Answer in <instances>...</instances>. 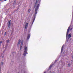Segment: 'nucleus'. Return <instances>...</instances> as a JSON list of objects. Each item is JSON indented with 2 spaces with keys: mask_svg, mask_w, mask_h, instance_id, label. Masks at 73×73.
Listing matches in <instances>:
<instances>
[{
  "mask_svg": "<svg viewBox=\"0 0 73 73\" xmlns=\"http://www.w3.org/2000/svg\"><path fill=\"white\" fill-rule=\"evenodd\" d=\"M3 57V56H2V57Z\"/></svg>",
  "mask_w": 73,
  "mask_h": 73,
  "instance_id": "27",
  "label": "nucleus"
},
{
  "mask_svg": "<svg viewBox=\"0 0 73 73\" xmlns=\"http://www.w3.org/2000/svg\"><path fill=\"white\" fill-rule=\"evenodd\" d=\"M3 42V41L1 40L0 41V44H1V43H2Z\"/></svg>",
  "mask_w": 73,
  "mask_h": 73,
  "instance_id": "15",
  "label": "nucleus"
},
{
  "mask_svg": "<svg viewBox=\"0 0 73 73\" xmlns=\"http://www.w3.org/2000/svg\"><path fill=\"white\" fill-rule=\"evenodd\" d=\"M15 8V6H14L13 7V8Z\"/></svg>",
  "mask_w": 73,
  "mask_h": 73,
  "instance_id": "20",
  "label": "nucleus"
},
{
  "mask_svg": "<svg viewBox=\"0 0 73 73\" xmlns=\"http://www.w3.org/2000/svg\"><path fill=\"white\" fill-rule=\"evenodd\" d=\"M63 49H64V45H63L62 47V48L61 50V53H62V51L63 50Z\"/></svg>",
  "mask_w": 73,
  "mask_h": 73,
  "instance_id": "9",
  "label": "nucleus"
},
{
  "mask_svg": "<svg viewBox=\"0 0 73 73\" xmlns=\"http://www.w3.org/2000/svg\"><path fill=\"white\" fill-rule=\"evenodd\" d=\"M14 2L15 3H13V5H15L16 4V1H15Z\"/></svg>",
  "mask_w": 73,
  "mask_h": 73,
  "instance_id": "13",
  "label": "nucleus"
},
{
  "mask_svg": "<svg viewBox=\"0 0 73 73\" xmlns=\"http://www.w3.org/2000/svg\"><path fill=\"white\" fill-rule=\"evenodd\" d=\"M9 42V41L8 40H7V43H8Z\"/></svg>",
  "mask_w": 73,
  "mask_h": 73,
  "instance_id": "16",
  "label": "nucleus"
},
{
  "mask_svg": "<svg viewBox=\"0 0 73 73\" xmlns=\"http://www.w3.org/2000/svg\"><path fill=\"white\" fill-rule=\"evenodd\" d=\"M24 73H25V72H24Z\"/></svg>",
  "mask_w": 73,
  "mask_h": 73,
  "instance_id": "29",
  "label": "nucleus"
},
{
  "mask_svg": "<svg viewBox=\"0 0 73 73\" xmlns=\"http://www.w3.org/2000/svg\"><path fill=\"white\" fill-rule=\"evenodd\" d=\"M72 28L70 29V31H72Z\"/></svg>",
  "mask_w": 73,
  "mask_h": 73,
  "instance_id": "17",
  "label": "nucleus"
},
{
  "mask_svg": "<svg viewBox=\"0 0 73 73\" xmlns=\"http://www.w3.org/2000/svg\"><path fill=\"white\" fill-rule=\"evenodd\" d=\"M18 11V10H16V11Z\"/></svg>",
  "mask_w": 73,
  "mask_h": 73,
  "instance_id": "26",
  "label": "nucleus"
},
{
  "mask_svg": "<svg viewBox=\"0 0 73 73\" xmlns=\"http://www.w3.org/2000/svg\"><path fill=\"white\" fill-rule=\"evenodd\" d=\"M7 73H9V72H7Z\"/></svg>",
  "mask_w": 73,
  "mask_h": 73,
  "instance_id": "30",
  "label": "nucleus"
},
{
  "mask_svg": "<svg viewBox=\"0 0 73 73\" xmlns=\"http://www.w3.org/2000/svg\"><path fill=\"white\" fill-rule=\"evenodd\" d=\"M57 62V60H56L54 62Z\"/></svg>",
  "mask_w": 73,
  "mask_h": 73,
  "instance_id": "18",
  "label": "nucleus"
},
{
  "mask_svg": "<svg viewBox=\"0 0 73 73\" xmlns=\"http://www.w3.org/2000/svg\"><path fill=\"white\" fill-rule=\"evenodd\" d=\"M68 66H70V64L69 63L68 64Z\"/></svg>",
  "mask_w": 73,
  "mask_h": 73,
  "instance_id": "14",
  "label": "nucleus"
},
{
  "mask_svg": "<svg viewBox=\"0 0 73 73\" xmlns=\"http://www.w3.org/2000/svg\"><path fill=\"white\" fill-rule=\"evenodd\" d=\"M51 73H54V72H51Z\"/></svg>",
  "mask_w": 73,
  "mask_h": 73,
  "instance_id": "21",
  "label": "nucleus"
},
{
  "mask_svg": "<svg viewBox=\"0 0 73 73\" xmlns=\"http://www.w3.org/2000/svg\"><path fill=\"white\" fill-rule=\"evenodd\" d=\"M71 62L72 61V60H71Z\"/></svg>",
  "mask_w": 73,
  "mask_h": 73,
  "instance_id": "28",
  "label": "nucleus"
},
{
  "mask_svg": "<svg viewBox=\"0 0 73 73\" xmlns=\"http://www.w3.org/2000/svg\"><path fill=\"white\" fill-rule=\"evenodd\" d=\"M31 11V9H29L28 10V12H29V13H30V12Z\"/></svg>",
  "mask_w": 73,
  "mask_h": 73,
  "instance_id": "10",
  "label": "nucleus"
},
{
  "mask_svg": "<svg viewBox=\"0 0 73 73\" xmlns=\"http://www.w3.org/2000/svg\"><path fill=\"white\" fill-rule=\"evenodd\" d=\"M31 36V34H29L28 35L27 38V40H28L30 38V37Z\"/></svg>",
  "mask_w": 73,
  "mask_h": 73,
  "instance_id": "6",
  "label": "nucleus"
},
{
  "mask_svg": "<svg viewBox=\"0 0 73 73\" xmlns=\"http://www.w3.org/2000/svg\"><path fill=\"white\" fill-rule=\"evenodd\" d=\"M68 38H70L71 37V34H70L68 35Z\"/></svg>",
  "mask_w": 73,
  "mask_h": 73,
  "instance_id": "8",
  "label": "nucleus"
},
{
  "mask_svg": "<svg viewBox=\"0 0 73 73\" xmlns=\"http://www.w3.org/2000/svg\"><path fill=\"white\" fill-rule=\"evenodd\" d=\"M8 28L9 29L10 28H11V20H9L8 21Z\"/></svg>",
  "mask_w": 73,
  "mask_h": 73,
  "instance_id": "4",
  "label": "nucleus"
},
{
  "mask_svg": "<svg viewBox=\"0 0 73 73\" xmlns=\"http://www.w3.org/2000/svg\"><path fill=\"white\" fill-rule=\"evenodd\" d=\"M6 35V32H5V35Z\"/></svg>",
  "mask_w": 73,
  "mask_h": 73,
  "instance_id": "19",
  "label": "nucleus"
},
{
  "mask_svg": "<svg viewBox=\"0 0 73 73\" xmlns=\"http://www.w3.org/2000/svg\"><path fill=\"white\" fill-rule=\"evenodd\" d=\"M28 47H26V46H25V51H24V52L23 54V56H26L27 55V54H28V52H28Z\"/></svg>",
  "mask_w": 73,
  "mask_h": 73,
  "instance_id": "2",
  "label": "nucleus"
},
{
  "mask_svg": "<svg viewBox=\"0 0 73 73\" xmlns=\"http://www.w3.org/2000/svg\"><path fill=\"white\" fill-rule=\"evenodd\" d=\"M44 73H46V72H45Z\"/></svg>",
  "mask_w": 73,
  "mask_h": 73,
  "instance_id": "24",
  "label": "nucleus"
},
{
  "mask_svg": "<svg viewBox=\"0 0 73 73\" xmlns=\"http://www.w3.org/2000/svg\"><path fill=\"white\" fill-rule=\"evenodd\" d=\"M28 23H27L25 24V29H27V28H28Z\"/></svg>",
  "mask_w": 73,
  "mask_h": 73,
  "instance_id": "7",
  "label": "nucleus"
},
{
  "mask_svg": "<svg viewBox=\"0 0 73 73\" xmlns=\"http://www.w3.org/2000/svg\"><path fill=\"white\" fill-rule=\"evenodd\" d=\"M70 26L69 27H68L67 29V33H66V37H68V33H69V29H70Z\"/></svg>",
  "mask_w": 73,
  "mask_h": 73,
  "instance_id": "5",
  "label": "nucleus"
},
{
  "mask_svg": "<svg viewBox=\"0 0 73 73\" xmlns=\"http://www.w3.org/2000/svg\"><path fill=\"white\" fill-rule=\"evenodd\" d=\"M1 65H3V62H1Z\"/></svg>",
  "mask_w": 73,
  "mask_h": 73,
  "instance_id": "12",
  "label": "nucleus"
},
{
  "mask_svg": "<svg viewBox=\"0 0 73 73\" xmlns=\"http://www.w3.org/2000/svg\"><path fill=\"white\" fill-rule=\"evenodd\" d=\"M2 0H0V1H2Z\"/></svg>",
  "mask_w": 73,
  "mask_h": 73,
  "instance_id": "23",
  "label": "nucleus"
},
{
  "mask_svg": "<svg viewBox=\"0 0 73 73\" xmlns=\"http://www.w3.org/2000/svg\"><path fill=\"white\" fill-rule=\"evenodd\" d=\"M12 30H13V28H12Z\"/></svg>",
  "mask_w": 73,
  "mask_h": 73,
  "instance_id": "25",
  "label": "nucleus"
},
{
  "mask_svg": "<svg viewBox=\"0 0 73 73\" xmlns=\"http://www.w3.org/2000/svg\"><path fill=\"white\" fill-rule=\"evenodd\" d=\"M21 42V46L20 48V49L21 50V48H22V46H23V41H21V40H19V41L18 42V45L19 46Z\"/></svg>",
  "mask_w": 73,
  "mask_h": 73,
  "instance_id": "3",
  "label": "nucleus"
},
{
  "mask_svg": "<svg viewBox=\"0 0 73 73\" xmlns=\"http://www.w3.org/2000/svg\"><path fill=\"white\" fill-rule=\"evenodd\" d=\"M52 66V65H50L49 67V69L50 70V69L51 68V67Z\"/></svg>",
  "mask_w": 73,
  "mask_h": 73,
  "instance_id": "11",
  "label": "nucleus"
},
{
  "mask_svg": "<svg viewBox=\"0 0 73 73\" xmlns=\"http://www.w3.org/2000/svg\"><path fill=\"white\" fill-rule=\"evenodd\" d=\"M5 1H7V0H4Z\"/></svg>",
  "mask_w": 73,
  "mask_h": 73,
  "instance_id": "22",
  "label": "nucleus"
},
{
  "mask_svg": "<svg viewBox=\"0 0 73 73\" xmlns=\"http://www.w3.org/2000/svg\"><path fill=\"white\" fill-rule=\"evenodd\" d=\"M40 2L39 1V0H36L35 5L34 6V8L35 9V14L33 17V20H32L30 24L29 25L30 26H32L33 24V23H34V21H35V19H36V15L37 13V11L38 10V9H39V7H40Z\"/></svg>",
  "mask_w": 73,
  "mask_h": 73,
  "instance_id": "1",
  "label": "nucleus"
}]
</instances>
